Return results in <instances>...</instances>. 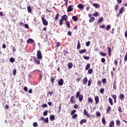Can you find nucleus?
Returning a JSON list of instances; mask_svg holds the SVG:
<instances>
[{
	"instance_id": "f257e3e1",
	"label": "nucleus",
	"mask_w": 127,
	"mask_h": 127,
	"mask_svg": "<svg viewBox=\"0 0 127 127\" xmlns=\"http://www.w3.org/2000/svg\"><path fill=\"white\" fill-rule=\"evenodd\" d=\"M75 98L76 99H78L79 102H82L83 99H84V96H83V94H80V91H77L75 94Z\"/></svg>"
},
{
	"instance_id": "f03ea898",
	"label": "nucleus",
	"mask_w": 127,
	"mask_h": 127,
	"mask_svg": "<svg viewBox=\"0 0 127 127\" xmlns=\"http://www.w3.org/2000/svg\"><path fill=\"white\" fill-rule=\"evenodd\" d=\"M33 60L35 64H36V65H39V64H40V61H39V59H38V58L33 57Z\"/></svg>"
},
{
	"instance_id": "7ed1b4c3",
	"label": "nucleus",
	"mask_w": 127,
	"mask_h": 127,
	"mask_svg": "<svg viewBox=\"0 0 127 127\" xmlns=\"http://www.w3.org/2000/svg\"><path fill=\"white\" fill-rule=\"evenodd\" d=\"M37 57L39 60H41V59H42V54L40 51H38L37 52Z\"/></svg>"
},
{
	"instance_id": "20e7f679",
	"label": "nucleus",
	"mask_w": 127,
	"mask_h": 127,
	"mask_svg": "<svg viewBox=\"0 0 127 127\" xmlns=\"http://www.w3.org/2000/svg\"><path fill=\"white\" fill-rule=\"evenodd\" d=\"M41 19L42 21L43 22V24H44L45 26L48 25V22L47 21V20H46L45 17H42Z\"/></svg>"
},
{
	"instance_id": "39448f33",
	"label": "nucleus",
	"mask_w": 127,
	"mask_h": 127,
	"mask_svg": "<svg viewBox=\"0 0 127 127\" xmlns=\"http://www.w3.org/2000/svg\"><path fill=\"white\" fill-rule=\"evenodd\" d=\"M74 5H69L67 9V12H70L71 11H72L73 10V9H74Z\"/></svg>"
},
{
	"instance_id": "423d86ee",
	"label": "nucleus",
	"mask_w": 127,
	"mask_h": 127,
	"mask_svg": "<svg viewBox=\"0 0 127 127\" xmlns=\"http://www.w3.org/2000/svg\"><path fill=\"white\" fill-rule=\"evenodd\" d=\"M27 43H28L29 44H31L32 43H34L33 45H34V44H35V42L33 39L30 38L27 40Z\"/></svg>"
},
{
	"instance_id": "0eeeda50",
	"label": "nucleus",
	"mask_w": 127,
	"mask_h": 127,
	"mask_svg": "<svg viewBox=\"0 0 127 127\" xmlns=\"http://www.w3.org/2000/svg\"><path fill=\"white\" fill-rule=\"evenodd\" d=\"M70 102L71 104H75L76 101L75 100V97H74V96L71 97Z\"/></svg>"
},
{
	"instance_id": "6e6552de",
	"label": "nucleus",
	"mask_w": 127,
	"mask_h": 127,
	"mask_svg": "<svg viewBox=\"0 0 127 127\" xmlns=\"http://www.w3.org/2000/svg\"><path fill=\"white\" fill-rule=\"evenodd\" d=\"M83 115L86 116V117L87 118H90V114L87 112V110H83Z\"/></svg>"
},
{
	"instance_id": "1a4fd4ad",
	"label": "nucleus",
	"mask_w": 127,
	"mask_h": 127,
	"mask_svg": "<svg viewBox=\"0 0 127 127\" xmlns=\"http://www.w3.org/2000/svg\"><path fill=\"white\" fill-rule=\"evenodd\" d=\"M64 84V80L63 79H60L58 81V85L59 86H62Z\"/></svg>"
},
{
	"instance_id": "9d476101",
	"label": "nucleus",
	"mask_w": 127,
	"mask_h": 127,
	"mask_svg": "<svg viewBox=\"0 0 127 127\" xmlns=\"http://www.w3.org/2000/svg\"><path fill=\"white\" fill-rule=\"evenodd\" d=\"M82 83L83 85H86L87 83H88V78L87 77H84L82 80Z\"/></svg>"
},
{
	"instance_id": "9b49d317",
	"label": "nucleus",
	"mask_w": 127,
	"mask_h": 127,
	"mask_svg": "<svg viewBox=\"0 0 127 127\" xmlns=\"http://www.w3.org/2000/svg\"><path fill=\"white\" fill-rule=\"evenodd\" d=\"M111 97L114 99L115 104H117V94L111 95Z\"/></svg>"
},
{
	"instance_id": "f8f14e48",
	"label": "nucleus",
	"mask_w": 127,
	"mask_h": 127,
	"mask_svg": "<svg viewBox=\"0 0 127 127\" xmlns=\"http://www.w3.org/2000/svg\"><path fill=\"white\" fill-rule=\"evenodd\" d=\"M107 50L108 51V56L111 57V56H112V49H111V48L109 47H108Z\"/></svg>"
},
{
	"instance_id": "ddd939ff",
	"label": "nucleus",
	"mask_w": 127,
	"mask_h": 127,
	"mask_svg": "<svg viewBox=\"0 0 127 127\" xmlns=\"http://www.w3.org/2000/svg\"><path fill=\"white\" fill-rule=\"evenodd\" d=\"M109 127H115V122L112 121L110 124H109Z\"/></svg>"
},
{
	"instance_id": "4468645a",
	"label": "nucleus",
	"mask_w": 127,
	"mask_h": 127,
	"mask_svg": "<svg viewBox=\"0 0 127 127\" xmlns=\"http://www.w3.org/2000/svg\"><path fill=\"white\" fill-rule=\"evenodd\" d=\"M111 110H112V108L111 107V106H108L106 110L107 114H110V112H111Z\"/></svg>"
},
{
	"instance_id": "2eb2a0df",
	"label": "nucleus",
	"mask_w": 127,
	"mask_h": 127,
	"mask_svg": "<svg viewBox=\"0 0 127 127\" xmlns=\"http://www.w3.org/2000/svg\"><path fill=\"white\" fill-rule=\"evenodd\" d=\"M119 99L120 100H124L125 99V95L123 93H120L119 95Z\"/></svg>"
},
{
	"instance_id": "dca6fc26",
	"label": "nucleus",
	"mask_w": 127,
	"mask_h": 127,
	"mask_svg": "<svg viewBox=\"0 0 127 127\" xmlns=\"http://www.w3.org/2000/svg\"><path fill=\"white\" fill-rule=\"evenodd\" d=\"M67 66L68 69H71V68H73V64L72 63H68L67 64Z\"/></svg>"
},
{
	"instance_id": "f3484780",
	"label": "nucleus",
	"mask_w": 127,
	"mask_h": 127,
	"mask_svg": "<svg viewBox=\"0 0 127 127\" xmlns=\"http://www.w3.org/2000/svg\"><path fill=\"white\" fill-rule=\"evenodd\" d=\"M92 5L94 6L95 8H99V7H100V5L97 3H93Z\"/></svg>"
},
{
	"instance_id": "a211bd4d",
	"label": "nucleus",
	"mask_w": 127,
	"mask_h": 127,
	"mask_svg": "<svg viewBox=\"0 0 127 127\" xmlns=\"http://www.w3.org/2000/svg\"><path fill=\"white\" fill-rule=\"evenodd\" d=\"M77 7L79 8V9H84V5L82 4H78L77 5Z\"/></svg>"
},
{
	"instance_id": "6ab92c4d",
	"label": "nucleus",
	"mask_w": 127,
	"mask_h": 127,
	"mask_svg": "<svg viewBox=\"0 0 127 127\" xmlns=\"http://www.w3.org/2000/svg\"><path fill=\"white\" fill-rule=\"evenodd\" d=\"M87 51V50L83 49V50H80L78 51L79 54H83V53H85V52Z\"/></svg>"
},
{
	"instance_id": "aec40b11",
	"label": "nucleus",
	"mask_w": 127,
	"mask_h": 127,
	"mask_svg": "<svg viewBox=\"0 0 127 127\" xmlns=\"http://www.w3.org/2000/svg\"><path fill=\"white\" fill-rule=\"evenodd\" d=\"M76 48H77V50H79V49H80V48H81V44H80L79 40H78L77 42V45Z\"/></svg>"
},
{
	"instance_id": "412c9836",
	"label": "nucleus",
	"mask_w": 127,
	"mask_h": 127,
	"mask_svg": "<svg viewBox=\"0 0 127 127\" xmlns=\"http://www.w3.org/2000/svg\"><path fill=\"white\" fill-rule=\"evenodd\" d=\"M87 123V120L86 119H82L80 121V124L83 125V123L86 124Z\"/></svg>"
},
{
	"instance_id": "4be33fe9",
	"label": "nucleus",
	"mask_w": 127,
	"mask_h": 127,
	"mask_svg": "<svg viewBox=\"0 0 127 127\" xmlns=\"http://www.w3.org/2000/svg\"><path fill=\"white\" fill-rule=\"evenodd\" d=\"M124 10H125V7H122L119 10V14H121L124 12Z\"/></svg>"
},
{
	"instance_id": "5701e85b",
	"label": "nucleus",
	"mask_w": 127,
	"mask_h": 127,
	"mask_svg": "<svg viewBox=\"0 0 127 127\" xmlns=\"http://www.w3.org/2000/svg\"><path fill=\"white\" fill-rule=\"evenodd\" d=\"M108 101L111 106H113V105H114V104L113 103V99H112L111 97L108 99Z\"/></svg>"
},
{
	"instance_id": "b1692460",
	"label": "nucleus",
	"mask_w": 127,
	"mask_h": 127,
	"mask_svg": "<svg viewBox=\"0 0 127 127\" xmlns=\"http://www.w3.org/2000/svg\"><path fill=\"white\" fill-rule=\"evenodd\" d=\"M104 21V18L103 17H100L98 20V23H101V22H103Z\"/></svg>"
},
{
	"instance_id": "393cba45",
	"label": "nucleus",
	"mask_w": 127,
	"mask_h": 127,
	"mask_svg": "<svg viewBox=\"0 0 127 127\" xmlns=\"http://www.w3.org/2000/svg\"><path fill=\"white\" fill-rule=\"evenodd\" d=\"M67 18H68V16H67V15L64 14L63 16V20L66 21V20H67Z\"/></svg>"
},
{
	"instance_id": "a878e982",
	"label": "nucleus",
	"mask_w": 127,
	"mask_h": 127,
	"mask_svg": "<svg viewBox=\"0 0 127 127\" xmlns=\"http://www.w3.org/2000/svg\"><path fill=\"white\" fill-rule=\"evenodd\" d=\"M50 121H54L55 120V116L54 115H50Z\"/></svg>"
},
{
	"instance_id": "bb28decb",
	"label": "nucleus",
	"mask_w": 127,
	"mask_h": 127,
	"mask_svg": "<svg viewBox=\"0 0 127 127\" xmlns=\"http://www.w3.org/2000/svg\"><path fill=\"white\" fill-rule=\"evenodd\" d=\"M95 104H98L99 102V96H96L95 97Z\"/></svg>"
},
{
	"instance_id": "cd10ccee",
	"label": "nucleus",
	"mask_w": 127,
	"mask_h": 127,
	"mask_svg": "<svg viewBox=\"0 0 127 127\" xmlns=\"http://www.w3.org/2000/svg\"><path fill=\"white\" fill-rule=\"evenodd\" d=\"M99 54L101 55V56H103V57H106V56L108 55L107 53H102V52H100Z\"/></svg>"
},
{
	"instance_id": "c85d7f7f",
	"label": "nucleus",
	"mask_w": 127,
	"mask_h": 127,
	"mask_svg": "<svg viewBox=\"0 0 127 127\" xmlns=\"http://www.w3.org/2000/svg\"><path fill=\"white\" fill-rule=\"evenodd\" d=\"M116 126H117L118 127H120V126H121V121H120V120H116Z\"/></svg>"
},
{
	"instance_id": "c756f323",
	"label": "nucleus",
	"mask_w": 127,
	"mask_h": 127,
	"mask_svg": "<svg viewBox=\"0 0 127 127\" xmlns=\"http://www.w3.org/2000/svg\"><path fill=\"white\" fill-rule=\"evenodd\" d=\"M59 18V14H57L56 15V16L55 18H54V19L55 20V21H57L58 19Z\"/></svg>"
},
{
	"instance_id": "7c9ffc66",
	"label": "nucleus",
	"mask_w": 127,
	"mask_h": 127,
	"mask_svg": "<svg viewBox=\"0 0 127 127\" xmlns=\"http://www.w3.org/2000/svg\"><path fill=\"white\" fill-rule=\"evenodd\" d=\"M27 10H28V12H29V13H31V7L30 6H27Z\"/></svg>"
},
{
	"instance_id": "2f4dec72",
	"label": "nucleus",
	"mask_w": 127,
	"mask_h": 127,
	"mask_svg": "<svg viewBox=\"0 0 127 127\" xmlns=\"http://www.w3.org/2000/svg\"><path fill=\"white\" fill-rule=\"evenodd\" d=\"M72 18L73 21H77V20H78V17H77L76 16H73Z\"/></svg>"
},
{
	"instance_id": "473e14b6",
	"label": "nucleus",
	"mask_w": 127,
	"mask_h": 127,
	"mask_svg": "<svg viewBox=\"0 0 127 127\" xmlns=\"http://www.w3.org/2000/svg\"><path fill=\"white\" fill-rule=\"evenodd\" d=\"M95 17H91L90 18V19H89V22L92 23V22H93V21H95Z\"/></svg>"
},
{
	"instance_id": "72a5a7b5",
	"label": "nucleus",
	"mask_w": 127,
	"mask_h": 127,
	"mask_svg": "<svg viewBox=\"0 0 127 127\" xmlns=\"http://www.w3.org/2000/svg\"><path fill=\"white\" fill-rule=\"evenodd\" d=\"M65 24L68 28H70V22L69 21H66L65 22Z\"/></svg>"
},
{
	"instance_id": "f704fd0d",
	"label": "nucleus",
	"mask_w": 127,
	"mask_h": 127,
	"mask_svg": "<svg viewBox=\"0 0 127 127\" xmlns=\"http://www.w3.org/2000/svg\"><path fill=\"white\" fill-rule=\"evenodd\" d=\"M88 102L90 104H93V99L91 97L88 98Z\"/></svg>"
},
{
	"instance_id": "c9c22d12",
	"label": "nucleus",
	"mask_w": 127,
	"mask_h": 127,
	"mask_svg": "<svg viewBox=\"0 0 127 127\" xmlns=\"http://www.w3.org/2000/svg\"><path fill=\"white\" fill-rule=\"evenodd\" d=\"M90 66H91L90 64H87L85 66V70H89V68H90Z\"/></svg>"
},
{
	"instance_id": "e433bc0d",
	"label": "nucleus",
	"mask_w": 127,
	"mask_h": 127,
	"mask_svg": "<svg viewBox=\"0 0 127 127\" xmlns=\"http://www.w3.org/2000/svg\"><path fill=\"white\" fill-rule=\"evenodd\" d=\"M113 89H114V90H117V84L116 83V81H114V82Z\"/></svg>"
},
{
	"instance_id": "4c0bfd02",
	"label": "nucleus",
	"mask_w": 127,
	"mask_h": 127,
	"mask_svg": "<svg viewBox=\"0 0 127 127\" xmlns=\"http://www.w3.org/2000/svg\"><path fill=\"white\" fill-rule=\"evenodd\" d=\"M102 123L104 125H106V120L105 119V118L103 117L102 118Z\"/></svg>"
},
{
	"instance_id": "58836bf2",
	"label": "nucleus",
	"mask_w": 127,
	"mask_h": 127,
	"mask_svg": "<svg viewBox=\"0 0 127 127\" xmlns=\"http://www.w3.org/2000/svg\"><path fill=\"white\" fill-rule=\"evenodd\" d=\"M91 83H92V80H91V79H90L88 81L87 86H88V87H90V86H91Z\"/></svg>"
},
{
	"instance_id": "ea45409f",
	"label": "nucleus",
	"mask_w": 127,
	"mask_h": 127,
	"mask_svg": "<svg viewBox=\"0 0 127 127\" xmlns=\"http://www.w3.org/2000/svg\"><path fill=\"white\" fill-rule=\"evenodd\" d=\"M88 74H92V73H93V69L89 68L88 70Z\"/></svg>"
},
{
	"instance_id": "a19ab883",
	"label": "nucleus",
	"mask_w": 127,
	"mask_h": 127,
	"mask_svg": "<svg viewBox=\"0 0 127 127\" xmlns=\"http://www.w3.org/2000/svg\"><path fill=\"white\" fill-rule=\"evenodd\" d=\"M104 91H105V89H104V88L100 89L99 90L100 94H103Z\"/></svg>"
},
{
	"instance_id": "79ce46f5",
	"label": "nucleus",
	"mask_w": 127,
	"mask_h": 127,
	"mask_svg": "<svg viewBox=\"0 0 127 127\" xmlns=\"http://www.w3.org/2000/svg\"><path fill=\"white\" fill-rule=\"evenodd\" d=\"M83 58H84V59H85V60H89V59H90V57H87L86 56H83Z\"/></svg>"
},
{
	"instance_id": "37998d69",
	"label": "nucleus",
	"mask_w": 127,
	"mask_h": 127,
	"mask_svg": "<svg viewBox=\"0 0 127 127\" xmlns=\"http://www.w3.org/2000/svg\"><path fill=\"white\" fill-rule=\"evenodd\" d=\"M96 117H101V113L99 112H96Z\"/></svg>"
},
{
	"instance_id": "c03bdc74",
	"label": "nucleus",
	"mask_w": 127,
	"mask_h": 127,
	"mask_svg": "<svg viewBox=\"0 0 127 127\" xmlns=\"http://www.w3.org/2000/svg\"><path fill=\"white\" fill-rule=\"evenodd\" d=\"M102 83H103V84H105V83H107V79L103 78L102 79Z\"/></svg>"
},
{
	"instance_id": "a18cd8bd",
	"label": "nucleus",
	"mask_w": 127,
	"mask_h": 127,
	"mask_svg": "<svg viewBox=\"0 0 127 127\" xmlns=\"http://www.w3.org/2000/svg\"><path fill=\"white\" fill-rule=\"evenodd\" d=\"M13 76H15V75H16V69L14 68L13 70Z\"/></svg>"
},
{
	"instance_id": "49530a36",
	"label": "nucleus",
	"mask_w": 127,
	"mask_h": 127,
	"mask_svg": "<svg viewBox=\"0 0 127 127\" xmlns=\"http://www.w3.org/2000/svg\"><path fill=\"white\" fill-rule=\"evenodd\" d=\"M9 61L11 63H13V62H14V58H10L9 59Z\"/></svg>"
},
{
	"instance_id": "de8ad7c7",
	"label": "nucleus",
	"mask_w": 127,
	"mask_h": 127,
	"mask_svg": "<svg viewBox=\"0 0 127 127\" xmlns=\"http://www.w3.org/2000/svg\"><path fill=\"white\" fill-rule=\"evenodd\" d=\"M37 126H38V124L36 122L33 123V127H37Z\"/></svg>"
},
{
	"instance_id": "09e8293b",
	"label": "nucleus",
	"mask_w": 127,
	"mask_h": 127,
	"mask_svg": "<svg viewBox=\"0 0 127 127\" xmlns=\"http://www.w3.org/2000/svg\"><path fill=\"white\" fill-rule=\"evenodd\" d=\"M118 111L119 113H123V111L122 110V107L121 106L118 107Z\"/></svg>"
},
{
	"instance_id": "8fccbe9b",
	"label": "nucleus",
	"mask_w": 127,
	"mask_h": 127,
	"mask_svg": "<svg viewBox=\"0 0 127 127\" xmlns=\"http://www.w3.org/2000/svg\"><path fill=\"white\" fill-rule=\"evenodd\" d=\"M44 122H45L46 124H48V123H49L48 118H46L44 120Z\"/></svg>"
},
{
	"instance_id": "3c124183",
	"label": "nucleus",
	"mask_w": 127,
	"mask_h": 127,
	"mask_svg": "<svg viewBox=\"0 0 127 127\" xmlns=\"http://www.w3.org/2000/svg\"><path fill=\"white\" fill-rule=\"evenodd\" d=\"M78 117V115L74 114L72 115V119H75V118H77Z\"/></svg>"
},
{
	"instance_id": "603ef678",
	"label": "nucleus",
	"mask_w": 127,
	"mask_h": 127,
	"mask_svg": "<svg viewBox=\"0 0 127 127\" xmlns=\"http://www.w3.org/2000/svg\"><path fill=\"white\" fill-rule=\"evenodd\" d=\"M111 29V25H108L106 28V30H109V29Z\"/></svg>"
},
{
	"instance_id": "864d4df0",
	"label": "nucleus",
	"mask_w": 127,
	"mask_h": 127,
	"mask_svg": "<svg viewBox=\"0 0 127 127\" xmlns=\"http://www.w3.org/2000/svg\"><path fill=\"white\" fill-rule=\"evenodd\" d=\"M93 16H99V12H95L93 14Z\"/></svg>"
},
{
	"instance_id": "5fc2aeb1",
	"label": "nucleus",
	"mask_w": 127,
	"mask_h": 127,
	"mask_svg": "<svg viewBox=\"0 0 127 127\" xmlns=\"http://www.w3.org/2000/svg\"><path fill=\"white\" fill-rule=\"evenodd\" d=\"M90 44H91V42L88 41L86 43L85 45L86 46L89 47L90 46Z\"/></svg>"
},
{
	"instance_id": "6e6d98bb",
	"label": "nucleus",
	"mask_w": 127,
	"mask_h": 127,
	"mask_svg": "<svg viewBox=\"0 0 127 127\" xmlns=\"http://www.w3.org/2000/svg\"><path fill=\"white\" fill-rule=\"evenodd\" d=\"M63 21H64V20H63V19H61L60 20L59 23H60V25L61 26H62V24H63Z\"/></svg>"
},
{
	"instance_id": "4d7b16f0",
	"label": "nucleus",
	"mask_w": 127,
	"mask_h": 127,
	"mask_svg": "<svg viewBox=\"0 0 127 127\" xmlns=\"http://www.w3.org/2000/svg\"><path fill=\"white\" fill-rule=\"evenodd\" d=\"M12 51L13 53H15V51H16V49H15V47H12Z\"/></svg>"
},
{
	"instance_id": "13d9d810",
	"label": "nucleus",
	"mask_w": 127,
	"mask_h": 127,
	"mask_svg": "<svg viewBox=\"0 0 127 127\" xmlns=\"http://www.w3.org/2000/svg\"><path fill=\"white\" fill-rule=\"evenodd\" d=\"M81 79H82V77H80L78 78H76V82H80V81H81Z\"/></svg>"
},
{
	"instance_id": "bf43d9fd",
	"label": "nucleus",
	"mask_w": 127,
	"mask_h": 127,
	"mask_svg": "<svg viewBox=\"0 0 127 127\" xmlns=\"http://www.w3.org/2000/svg\"><path fill=\"white\" fill-rule=\"evenodd\" d=\"M124 61H125V62H127V52L125 57L124 58Z\"/></svg>"
},
{
	"instance_id": "052dcab7",
	"label": "nucleus",
	"mask_w": 127,
	"mask_h": 127,
	"mask_svg": "<svg viewBox=\"0 0 127 127\" xmlns=\"http://www.w3.org/2000/svg\"><path fill=\"white\" fill-rule=\"evenodd\" d=\"M54 80H55V78H54V77H51V82L52 84H53V83H54Z\"/></svg>"
},
{
	"instance_id": "680f3d73",
	"label": "nucleus",
	"mask_w": 127,
	"mask_h": 127,
	"mask_svg": "<svg viewBox=\"0 0 127 127\" xmlns=\"http://www.w3.org/2000/svg\"><path fill=\"white\" fill-rule=\"evenodd\" d=\"M101 62L102 63H105V62H106V59H105V58H102L101 60Z\"/></svg>"
},
{
	"instance_id": "e2e57ef3",
	"label": "nucleus",
	"mask_w": 127,
	"mask_h": 127,
	"mask_svg": "<svg viewBox=\"0 0 127 127\" xmlns=\"http://www.w3.org/2000/svg\"><path fill=\"white\" fill-rule=\"evenodd\" d=\"M119 9V5L116 4L115 7V9L116 11H118V9Z\"/></svg>"
},
{
	"instance_id": "0e129e2a",
	"label": "nucleus",
	"mask_w": 127,
	"mask_h": 127,
	"mask_svg": "<svg viewBox=\"0 0 127 127\" xmlns=\"http://www.w3.org/2000/svg\"><path fill=\"white\" fill-rule=\"evenodd\" d=\"M97 85H99V86H102V82H101V80H98Z\"/></svg>"
},
{
	"instance_id": "69168bd1",
	"label": "nucleus",
	"mask_w": 127,
	"mask_h": 127,
	"mask_svg": "<svg viewBox=\"0 0 127 127\" xmlns=\"http://www.w3.org/2000/svg\"><path fill=\"white\" fill-rule=\"evenodd\" d=\"M59 46H60V42H57L56 43V47H59Z\"/></svg>"
},
{
	"instance_id": "338daca9",
	"label": "nucleus",
	"mask_w": 127,
	"mask_h": 127,
	"mask_svg": "<svg viewBox=\"0 0 127 127\" xmlns=\"http://www.w3.org/2000/svg\"><path fill=\"white\" fill-rule=\"evenodd\" d=\"M41 107L42 108H47V104H43Z\"/></svg>"
},
{
	"instance_id": "774afa93",
	"label": "nucleus",
	"mask_w": 127,
	"mask_h": 127,
	"mask_svg": "<svg viewBox=\"0 0 127 127\" xmlns=\"http://www.w3.org/2000/svg\"><path fill=\"white\" fill-rule=\"evenodd\" d=\"M48 113V111L47 110L46 111H45L44 113H43V116H47V114Z\"/></svg>"
}]
</instances>
